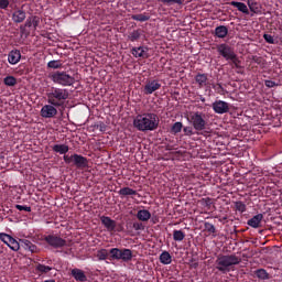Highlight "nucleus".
Masks as SVG:
<instances>
[{
  "label": "nucleus",
  "instance_id": "obj_30",
  "mask_svg": "<svg viewBox=\"0 0 282 282\" xmlns=\"http://www.w3.org/2000/svg\"><path fill=\"white\" fill-rule=\"evenodd\" d=\"M110 261H120V248H112L109 250Z\"/></svg>",
  "mask_w": 282,
  "mask_h": 282
},
{
  "label": "nucleus",
  "instance_id": "obj_39",
  "mask_svg": "<svg viewBox=\"0 0 282 282\" xmlns=\"http://www.w3.org/2000/svg\"><path fill=\"white\" fill-rule=\"evenodd\" d=\"M204 228L206 230V232H208L209 235H215L217 232V228H215V225L205 221L204 223Z\"/></svg>",
  "mask_w": 282,
  "mask_h": 282
},
{
  "label": "nucleus",
  "instance_id": "obj_7",
  "mask_svg": "<svg viewBox=\"0 0 282 282\" xmlns=\"http://www.w3.org/2000/svg\"><path fill=\"white\" fill-rule=\"evenodd\" d=\"M189 118L195 131H204L206 129V115L204 112H192Z\"/></svg>",
  "mask_w": 282,
  "mask_h": 282
},
{
  "label": "nucleus",
  "instance_id": "obj_36",
  "mask_svg": "<svg viewBox=\"0 0 282 282\" xmlns=\"http://www.w3.org/2000/svg\"><path fill=\"white\" fill-rule=\"evenodd\" d=\"M48 69H61L63 67V63H61V59H53L47 63Z\"/></svg>",
  "mask_w": 282,
  "mask_h": 282
},
{
  "label": "nucleus",
  "instance_id": "obj_1",
  "mask_svg": "<svg viewBox=\"0 0 282 282\" xmlns=\"http://www.w3.org/2000/svg\"><path fill=\"white\" fill-rule=\"evenodd\" d=\"M52 151L54 153H59V155H64L63 160L65 164H74L76 169H87L89 166V161L87 158L80 155V154H72L66 155L69 152V145L67 144H55L51 147Z\"/></svg>",
  "mask_w": 282,
  "mask_h": 282
},
{
  "label": "nucleus",
  "instance_id": "obj_6",
  "mask_svg": "<svg viewBox=\"0 0 282 282\" xmlns=\"http://www.w3.org/2000/svg\"><path fill=\"white\" fill-rule=\"evenodd\" d=\"M42 241H45L47 246L54 248L55 250H61L67 246V240L63 239L56 234H50L42 237Z\"/></svg>",
  "mask_w": 282,
  "mask_h": 282
},
{
  "label": "nucleus",
  "instance_id": "obj_14",
  "mask_svg": "<svg viewBox=\"0 0 282 282\" xmlns=\"http://www.w3.org/2000/svg\"><path fill=\"white\" fill-rule=\"evenodd\" d=\"M131 54L132 56H134V58H148L149 47L148 46L132 47Z\"/></svg>",
  "mask_w": 282,
  "mask_h": 282
},
{
  "label": "nucleus",
  "instance_id": "obj_2",
  "mask_svg": "<svg viewBox=\"0 0 282 282\" xmlns=\"http://www.w3.org/2000/svg\"><path fill=\"white\" fill-rule=\"evenodd\" d=\"M133 127L137 131H155L160 127V118L153 112L137 115L133 119Z\"/></svg>",
  "mask_w": 282,
  "mask_h": 282
},
{
  "label": "nucleus",
  "instance_id": "obj_9",
  "mask_svg": "<svg viewBox=\"0 0 282 282\" xmlns=\"http://www.w3.org/2000/svg\"><path fill=\"white\" fill-rule=\"evenodd\" d=\"M0 240H2L10 250H13V252H19V250H21V243L6 232H0Z\"/></svg>",
  "mask_w": 282,
  "mask_h": 282
},
{
  "label": "nucleus",
  "instance_id": "obj_46",
  "mask_svg": "<svg viewBox=\"0 0 282 282\" xmlns=\"http://www.w3.org/2000/svg\"><path fill=\"white\" fill-rule=\"evenodd\" d=\"M264 85H265V87H268L269 89H272V87H276V82H274V80H270V79H265L264 80Z\"/></svg>",
  "mask_w": 282,
  "mask_h": 282
},
{
  "label": "nucleus",
  "instance_id": "obj_55",
  "mask_svg": "<svg viewBox=\"0 0 282 282\" xmlns=\"http://www.w3.org/2000/svg\"><path fill=\"white\" fill-rule=\"evenodd\" d=\"M228 219V217H223V219H220V221H226Z\"/></svg>",
  "mask_w": 282,
  "mask_h": 282
},
{
  "label": "nucleus",
  "instance_id": "obj_40",
  "mask_svg": "<svg viewBox=\"0 0 282 282\" xmlns=\"http://www.w3.org/2000/svg\"><path fill=\"white\" fill-rule=\"evenodd\" d=\"M3 83L7 87H14V85H17V78L14 76H7Z\"/></svg>",
  "mask_w": 282,
  "mask_h": 282
},
{
  "label": "nucleus",
  "instance_id": "obj_54",
  "mask_svg": "<svg viewBox=\"0 0 282 282\" xmlns=\"http://www.w3.org/2000/svg\"><path fill=\"white\" fill-rule=\"evenodd\" d=\"M44 282H56V280L51 279V280H45Z\"/></svg>",
  "mask_w": 282,
  "mask_h": 282
},
{
  "label": "nucleus",
  "instance_id": "obj_45",
  "mask_svg": "<svg viewBox=\"0 0 282 282\" xmlns=\"http://www.w3.org/2000/svg\"><path fill=\"white\" fill-rule=\"evenodd\" d=\"M17 210H24L25 213H32V207L28 205H15Z\"/></svg>",
  "mask_w": 282,
  "mask_h": 282
},
{
  "label": "nucleus",
  "instance_id": "obj_19",
  "mask_svg": "<svg viewBox=\"0 0 282 282\" xmlns=\"http://www.w3.org/2000/svg\"><path fill=\"white\" fill-rule=\"evenodd\" d=\"M70 274L75 279V281H79V282L87 281V275L85 274V271L78 268L72 269Z\"/></svg>",
  "mask_w": 282,
  "mask_h": 282
},
{
  "label": "nucleus",
  "instance_id": "obj_43",
  "mask_svg": "<svg viewBox=\"0 0 282 282\" xmlns=\"http://www.w3.org/2000/svg\"><path fill=\"white\" fill-rule=\"evenodd\" d=\"M165 6H182V0H161Z\"/></svg>",
  "mask_w": 282,
  "mask_h": 282
},
{
  "label": "nucleus",
  "instance_id": "obj_41",
  "mask_svg": "<svg viewBox=\"0 0 282 282\" xmlns=\"http://www.w3.org/2000/svg\"><path fill=\"white\" fill-rule=\"evenodd\" d=\"M263 39L265 41V43H269L270 45H276V43H279V41L274 40V36L265 33L263 34Z\"/></svg>",
  "mask_w": 282,
  "mask_h": 282
},
{
  "label": "nucleus",
  "instance_id": "obj_42",
  "mask_svg": "<svg viewBox=\"0 0 282 282\" xmlns=\"http://www.w3.org/2000/svg\"><path fill=\"white\" fill-rule=\"evenodd\" d=\"M235 206H236V210H238V213H246V210H247L246 205L241 200L236 202Z\"/></svg>",
  "mask_w": 282,
  "mask_h": 282
},
{
  "label": "nucleus",
  "instance_id": "obj_5",
  "mask_svg": "<svg viewBox=\"0 0 282 282\" xmlns=\"http://www.w3.org/2000/svg\"><path fill=\"white\" fill-rule=\"evenodd\" d=\"M48 78L61 87H73L76 78L65 70H55L48 74Z\"/></svg>",
  "mask_w": 282,
  "mask_h": 282
},
{
  "label": "nucleus",
  "instance_id": "obj_20",
  "mask_svg": "<svg viewBox=\"0 0 282 282\" xmlns=\"http://www.w3.org/2000/svg\"><path fill=\"white\" fill-rule=\"evenodd\" d=\"M26 14L23 9H18L12 13L13 23H23L25 21Z\"/></svg>",
  "mask_w": 282,
  "mask_h": 282
},
{
  "label": "nucleus",
  "instance_id": "obj_33",
  "mask_svg": "<svg viewBox=\"0 0 282 282\" xmlns=\"http://www.w3.org/2000/svg\"><path fill=\"white\" fill-rule=\"evenodd\" d=\"M228 63L232 69H241V59H239V56L236 55Z\"/></svg>",
  "mask_w": 282,
  "mask_h": 282
},
{
  "label": "nucleus",
  "instance_id": "obj_12",
  "mask_svg": "<svg viewBox=\"0 0 282 282\" xmlns=\"http://www.w3.org/2000/svg\"><path fill=\"white\" fill-rule=\"evenodd\" d=\"M212 108L214 109L215 113L224 115L230 111V104L224 100H216L213 102Z\"/></svg>",
  "mask_w": 282,
  "mask_h": 282
},
{
  "label": "nucleus",
  "instance_id": "obj_49",
  "mask_svg": "<svg viewBox=\"0 0 282 282\" xmlns=\"http://www.w3.org/2000/svg\"><path fill=\"white\" fill-rule=\"evenodd\" d=\"M132 228H134L135 230H144V225L142 223H133Z\"/></svg>",
  "mask_w": 282,
  "mask_h": 282
},
{
  "label": "nucleus",
  "instance_id": "obj_11",
  "mask_svg": "<svg viewBox=\"0 0 282 282\" xmlns=\"http://www.w3.org/2000/svg\"><path fill=\"white\" fill-rule=\"evenodd\" d=\"M161 87L162 84H160V80H148L143 88V94H145V96H151V94H154V91H158V89H161Z\"/></svg>",
  "mask_w": 282,
  "mask_h": 282
},
{
  "label": "nucleus",
  "instance_id": "obj_24",
  "mask_svg": "<svg viewBox=\"0 0 282 282\" xmlns=\"http://www.w3.org/2000/svg\"><path fill=\"white\" fill-rule=\"evenodd\" d=\"M195 82L197 83L198 87L202 89V87H206V83H208V75L198 73L195 76Z\"/></svg>",
  "mask_w": 282,
  "mask_h": 282
},
{
  "label": "nucleus",
  "instance_id": "obj_27",
  "mask_svg": "<svg viewBox=\"0 0 282 282\" xmlns=\"http://www.w3.org/2000/svg\"><path fill=\"white\" fill-rule=\"evenodd\" d=\"M118 194L121 197H129L131 195H138V191H135L131 187H122L121 189H119Z\"/></svg>",
  "mask_w": 282,
  "mask_h": 282
},
{
  "label": "nucleus",
  "instance_id": "obj_50",
  "mask_svg": "<svg viewBox=\"0 0 282 282\" xmlns=\"http://www.w3.org/2000/svg\"><path fill=\"white\" fill-rule=\"evenodd\" d=\"M253 63H256L257 65H263V57H259V56H253L252 57Z\"/></svg>",
  "mask_w": 282,
  "mask_h": 282
},
{
  "label": "nucleus",
  "instance_id": "obj_23",
  "mask_svg": "<svg viewBox=\"0 0 282 282\" xmlns=\"http://www.w3.org/2000/svg\"><path fill=\"white\" fill-rule=\"evenodd\" d=\"M215 36L217 39H226L228 36V26L226 25H219L215 29Z\"/></svg>",
  "mask_w": 282,
  "mask_h": 282
},
{
  "label": "nucleus",
  "instance_id": "obj_26",
  "mask_svg": "<svg viewBox=\"0 0 282 282\" xmlns=\"http://www.w3.org/2000/svg\"><path fill=\"white\" fill-rule=\"evenodd\" d=\"M160 262L163 263V265H171L173 262V257H171V253L169 251H163L160 254Z\"/></svg>",
  "mask_w": 282,
  "mask_h": 282
},
{
  "label": "nucleus",
  "instance_id": "obj_34",
  "mask_svg": "<svg viewBox=\"0 0 282 282\" xmlns=\"http://www.w3.org/2000/svg\"><path fill=\"white\" fill-rule=\"evenodd\" d=\"M185 238H186V234L184 231L177 230V229L173 231L174 241H184Z\"/></svg>",
  "mask_w": 282,
  "mask_h": 282
},
{
  "label": "nucleus",
  "instance_id": "obj_32",
  "mask_svg": "<svg viewBox=\"0 0 282 282\" xmlns=\"http://www.w3.org/2000/svg\"><path fill=\"white\" fill-rule=\"evenodd\" d=\"M247 4H248L250 12H253V14H258L259 2H257V0H247Z\"/></svg>",
  "mask_w": 282,
  "mask_h": 282
},
{
  "label": "nucleus",
  "instance_id": "obj_4",
  "mask_svg": "<svg viewBox=\"0 0 282 282\" xmlns=\"http://www.w3.org/2000/svg\"><path fill=\"white\" fill-rule=\"evenodd\" d=\"M48 105L54 107H65V102L69 100V90L67 88L52 87L46 93Z\"/></svg>",
  "mask_w": 282,
  "mask_h": 282
},
{
  "label": "nucleus",
  "instance_id": "obj_22",
  "mask_svg": "<svg viewBox=\"0 0 282 282\" xmlns=\"http://www.w3.org/2000/svg\"><path fill=\"white\" fill-rule=\"evenodd\" d=\"M228 6H232L234 8H237L239 12H242V14H250V10H248V6L243 2H237V1H231L228 2Z\"/></svg>",
  "mask_w": 282,
  "mask_h": 282
},
{
  "label": "nucleus",
  "instance_id": "obj_44",
  "mask_svg": "<svg viewBox=\"0 0 282 282\" xmlns=\"http://www.w3.org/2000/svg\"><path fill=\"white\" fill-rule=\"evenodd\" d=\"M20 34L21 36H25V39L30 36V31L28 30V26H25V24L20 26Z\"/></svg>",
  "mask_w": 282,
  "mask_h": 282
},
{
  "label": "nucleus",
  "instance_id": "obj_29",
  "mask_svg": "<svg viewBox=\"0 0 282 282\" xmlns=\"http://www.w3.org/2000/svg\"><path fill=\"white\" fill-rule=\"evenodd\" d=\"M131 19L132 21H140V23H144V21H149V19H151V15H149V13L132 14Z\"/></svg>",
  "mask_w": 282,
  "mask_h": 282
},
{
  "label": "nucleus",
  "instance_id": "obj_48",
  "mask_svg": "<svg viewBox=\"0 0 282 282\" xmlns=\"http://www.w3.org/2000/svg\"><path fill=\"white\" fill-rule=\"evenodd\" d=\"M213 89H215V91H217V94H224V86H221V84L214 85Z\"/></svg>",
  "mask_w": 282,
  "mask_h": 282
},
{
  "label": "nucleus",
  "instance_id": "obj_47",
  "mask_svg": "<svg viewBox=\"0 0 282 282\" xmlns=\"http://www.w3.org/2000/svg\"><path fill=\"white\" fill-rule=\"evenodd\" d=\"M8 6H10L9 0H0V10H7Z\"/></svg>",
  "mask_w": 282,
  "mask_h": 282
},
{
  "label": "nucleus",
  "instance_id": "obj_35",
  "mask_svg": "<svg viewBox=\"0 0 282 282\" xmlns=\"http://www.w3.org/2000/svg\"><path fill=\"white\" fill-rule=\"evenodd\" d=\"M35 270L41 272V274H47V272H52V267L37 263Z\"/></svg>",
  "mask_w": 282,
  "mask_h": 282
},
{
  "label": "nucleus",
  "instance_id": "obj_25",
  "mask_svg": "<svg viewBox=\"0 0 282 282\" xmlns=\"http://www.w3.org/2000/svg\"><path fill=\"white\" fill-rule=\"evenodd\" d=\"M137 219H139V221H149V219H151V212L148 209H140L137 213Z\"/></svg>",
  "mask_w": 282,
  "mask_h": 282
},
{
  "label": "nucleus",
  "instance_id": "obj_53",
  "mask_svg": "<svg viewBox=\"0 0 282 282\" xmlns=\"http://www.w3.org/2000/svg\"><path fill=\"white\" fill-rule=\"evenodd\" d=\"M3 158H6V156L3 155V152H0V160H3Z\"/></svg>",
  "mask_w": 282,
  "mask_h": 282
},
{
  "label": "nucleus",
  "instance_id": "obj_56",
  "mask_svg": "<svg viewBox=\"0 0 282 282\" xmlns=\"http://www.w3.org/2000/svg\"><path fill=\"white\" fill-rule=\"evenodd\" d=\"M206 99H202V102H204Z\"/></svg>",
  "mask_w": 282,
  "mask_h": 282
},
{
  "label": "nucleus",
  "instance_id": "obj_31",
  "mask_svg": "<svg viewBox=\"0 0 282 282\" xmlns=\"http://www.w3.org/2000/svg\"><path fill=\"white\" fill-rule=\"evenodd\" d=\"M254 274L257 279H261V281H268V279H270V274L265 269H258L254 271Z\"/></svg>",
  "mask_w": 282,
  "mask_h": 282
},
{
  "label": "nucleus",
  "instance_id": "obj_16",
  "mask_svg": "<svg viewBox=\"0 0 282 282\" xmlns=\"http://www.w3.org/2000/svg\"><path fill=\"white\" fill-rule=\"evenodd\" d=\"M133 259V251L131 249L121 248L119 251V261L123 263H129Z\"/></svg>",
  "mask_w": 282,
  "mask_h": 282
},
{
  "label": "nucleus",
  "instance_id": "obj_3",
  "mask_svg": "<svg viewBox=\"0 0 282 282\" xmlns=\"http://www.w3.org/2000/svg\"><path fill=\"white\" fill-rule=\"evenodd\" d=\"M216 270L221 272V274H228L235 268V265H239L241 263V258L237 254H218L216 258Z\"/></svg>",
  "mask_w": 282,
  "mask_h": 282
},
{
  "label": "nucleus",
  "instance_id": "obj_18",
  "mask_svg": "<svg viewBox=\"0 0 282 282\" xmlns=\"http://www.w3.org/2000/svg\"><path fill=\"white\" fill-rule=\"evenodd\" d=\"M25 28H33L35 31L39 25H41V18L37 15H31L25 21Z\"/></svg>",
  "mask_w": 282,
  "mask_h": 282
},
{
  "label": "nucleus",
  "instance_id": "obj_51",
  "mask_svg": "<svg viewBox=\"0 0 282 282\" xmlns=\"http://www.w3.org/2000/svg\"><path fill=\"white\" fill-rule=\"evenodd\" d=\"M183 131H184L185 135H193V128H191V127H185L183 129Z\"/></svg>",
  "mask_w": 282,
  "mask_h": 282
},
{
  "label": "nucleus",
  "instance_id": "obj_52",
  "mask_svg": "<svg viewBox=\"0 0 282 282\" xmlns=\"http://www.w3.org/2000/svg\"><path fill=\"white\" fill-rule=\"evenodd\" d=\"M206 206H210V198H207Z\"/></svg>",
  "mask_w": 282,
  "mask_h": 282
},
{
  "label": "nucleus",
  "instance_id": "obj_10",
  "mask_svg": "<svg viewBox=\"0 0 282 282\" xmlns=\"http://www.w3.org/2000/svg\"><path fill=\"white\" fill-rule=\"evenodd\" d=\"M56 108H58V106L48 104L42 107L40 113L42 118H55V116L58 115V110Z\"/></svg>",
  "mask_w": 282,
  "mask_h": 282
},
{
  "label": "nucleus",
  "instance_id": "obj_21",
  "mask_svg": "<svg viewBox=\"0 0 282 282\" xmlns=\"http://www.w3.org/2000/svg\"><path fill=\"white\" fill-rule=\"evenodd\" d=\"M261 221H263V214H258L247 221L251 228H261Z\"/></svg>",
  "mask_w": 282,
  "mask_h": 282
},
{
  "label": "nucleus",
  "instance_id": "obj_28",
  "mask_svg": "<svg viewBox=\"0 0 282 282\" xmlns=\"http://www.w3.org/2000/svg\"><path fill=\"white\" fill-rule=\"evenodd\" d=\"M140 36H142V31L140 29L133 30L128 34V40L131 41V43H135V41H140Z\"/></svg>",
  "mask_w": 282,
  "mask_h": 282
},
{
  "label": "nucleus",
  "instance_id": "obj_8",
  "mask_svg": "<svg viewBox=\"0 0 282 282\" xmlns=\"http://www.w3.org/2000/svg\"><path fill=\"white\" fill-rule=\"evenodd\" d=\"M217 53L219 54V56H221L223 58H225V61H227V63L237 55V53H235V48L232 46H230L229 44L226 43H221L218 44L216 46Z\"/></svg>",
  "mask_w": 282,
  "mask_h": 282
},
{
  "label": "nucleus",
  "instance_id": "obj_17",
  "mask_svg": "<svg viewBox=\"0 0 282 282\" xmlns=\"http://www.w3.org/2000/svg\"><path fill=\"white\" fill-rule=\"evenodd\" d=\"M20 62H21V51L17 48L10 51L8 54V63L10 65H17Z\"/></svg>",
  "mask_w": 282,
  "mask_h": 282
},
{
  "label": "nucleus",
  "instance_id": "obj_37",
  "mask_svg": "<svg viewBox=\"0 0 282 282\" xmlns=\"http://www.w3.org/2000/svg\"><path fill=\"white\" fill-rule=\"evenodd\" d=\"M97 258L99 259V261H107V259H109V251L107 249L98 250Z\"/></svg>",
  "mask_w": 282,
  "mask_h": 282
},
{
  "label": "nucleus",
  "instance_id": "obj_38",
  "mask_svg": "<svg viewBox=\"0 0 282 282\" xmlns=\"http://www.w3.org/2000/svg\"><path fill=\"white\" fill-rule=\"evenodd\" d=\"M184 127V124H182V122L176 121L172 128H171V133H173L174 135H177V133H180L182 131V128Z\"/></svg>",
  "mask_w": 282,
  "mask_h": 282
},
{
  "label": "nucleus",
  "instance_id": "obj_15",
  "mask_svg": "<svg viewBox=\"0 0 282 282\" xmlns=\"http://www.w3.org/2000/svg\"><path fill=\"white\" fill-rule=\"evenodd\" d=\"M19 243H20V248H23L24 250H28L29 252H32V253L39 252V247L36 245L32 243V241H30L28 239H20Z\"/></svg>",
  "mask_w": 282,
  "mask_h": 282
},
{
  "label": "nucleus",
  "instance_id": "obj_13",
  "mask_svg": "<svg viewBox=\"0 0 282 282\" xmlns=\"http://www.w3.org/2000/svg\"><path fill=\"white\" fill-rule=\"evenodd\" d=\"M100 221L108 232H116V226H118V224L116 220L111 219V217L100 216Z\"/></svg>",
  "mask_w": 282,
  "mask_h": 282
}]
</instances>
